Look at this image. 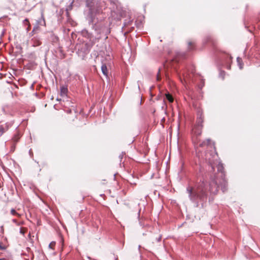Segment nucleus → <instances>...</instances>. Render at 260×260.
<instances>
[{
	"instance_id": "nucleus-1",
	"label": "nucleus",
	"mask_w": 260,
	"mask_h": 260,
	"mask_svg": "<svg viewBox=\"0 0 260 260\" xmlns=\"http://www.w3.org/2000/svg\"><path fill=\"white\" fill-rule=\"evenodd\" d=\"M217 171L219 172H221L220 179H216L212 181L209 184V191L214 194L217 192L218 187L220 186L221 189L223 192L226 190L227 182L225 179L224 175L223 174L222 171L223 170V167L222 164L219 162L217 165Z\"/></svg>"
},
{
	"instance_id": "nucleus-2",
	"label": "nucleus",
	"mask_w": 260,
	"mask_h": 260,
	"mask_svg": "<svg viewBox=\"0 0 260 260\" xmlns=\"http://www.w3.org/2000/svg\"><path fill=\"white\" fill-rule=\"evenodd\" d=\"M187 190L189 194L190 199L192 201H195L197 199H203L206 197L207 188L204 182H202L199 185L195 190L191 188H188Z\"/></svg>"
},
{
	"instance_id": "nucleus-3",
	"label": "nucleus",
	"mask_w": 260,
	"mask_h": 260,
	"mask_svg": "<svg viewBox=\"0 0 260 260\" xmlns=\"http://www.w3.org/2000/svg\"><path fill=\"white\" fill-rule=\"evenodd\" d=\"M203 119L201 116L199 117L197 119V125L193 129V132L197 136H200L202 133V123Z\"/></svg>"
},
{
	"instance_id": "nucleus-4",
	"label": "nucleus",
	"mask_w": 260,
	"mask_h": 260,
	"mask_svg": "<svg viewBox=\"0 0 260 260\" xmlns=\"http://www.w3.org/2000/svg\"><path fill=\"white\" fill-rule=\"evenodd\" d=\"M101 70L103 74L106 76H108V70L107 66L105 64H103L101 67Z\"/></svg>"
},
{
	"instance_id": "nucleus-5",
	"label": "nucleus",
	"mask_w": 260,
	"mask_h": 260,
	"mask_svg": "<svg viewBox=\"0 0 260 260\" xmlns=\"http://www.w3.org/2000/svg\"><path fill=\"white\" fill-rule=\"evenodd\" d=\"M237 63H238L239 68L240 69H242L243 68V63H242V59L240 57H238L237 58Z\"/></svg>"
},
{
	"instance_id": "nucleus-6",
	"label": "nucleus",
	"mask_w": 260,
	"mask_h": 260,
	"mask_svg": "<svg viewBox=\"0 0 260 260\" xmlns=\"http://www.w3.org/2000/svg\"><path fill=\"white\" fill-rule=\"evenodd\" d=\"M67 92V89L66 87H62L61 88V95H66Z\"/></svg>"
},
{
	"instance_id": "nucleus-7",
	"label": "nucleus",
	"mask_w": 260,
	"mask_h": 260,
	"mask_svg": "<svg viewBox=\"0 0 260 260\" xmlns=\"http://www.w3.org/2000/svg\"><path fill=\"white\" fill-rule=\"evenodd\" d=\"M166 98L167 100L170 102L172 103L173 102V98L170 94H166Z\"/></svg>"
},
{
	"instance_id": "nucleus-8",
	"label": "nucleus",
	"mask_w": 260,
	"mask_h": 260,
	"mask_svg": "<svg viewBox=\"0 0 260 260\" xmlns=\"http://www.w3.org/2000/svg\"><path fill=\"white\" fill-rule=\"evenodd\" d=\"M207 159H208L209 162L211 164V165H212V167L213 168L215 162H213V161L211 159V158L209 157L208 155L207 156Z\"/></svg>"
},
{
	"instance_id": "nucleus-9",
	"label": "nucleus",
	"mask_w": 260,
	"mask_h": 260,
	"mask_svg": "<svg viewBox=\"0 0 260 260\" xmlns=\"http://www.w3.org/2000/svg\"><path fill=\"white\" fill-rule=\"evenodd\" d=\"M11 213L13 215H16L19 216V214L18 213H17L16 212V211L14 209H11Z\"/></svg>"
},
{
	"instance_id": "nucleus-10",
	"label": "nucleus",
	"mask_w": 260,
	"mask_h": 260,
	"mask_svg": "<svg viewBox=\"0 0 260 260\" xmlns=\"http://www.w3.org/2000/svg\"><path fill=\"white\" fill-rule=\"evenodd\" d=\"M5 132V129L4 128L1 127L0 128V135H2Z\"/></svg>"
},
{
	"instance_id": "nucleus-11",
	"label": "nucleus",
	"mask_w": 260,
	"mask_h": 260,
	"mask_svg": "<svg viewBox=\"0 0 260 260\" xmlns=\"http://www.w3.org/2000/svg\"><path fill=\"white\" fill-rule=\"evenodd\" d=\"M55 244V242H51L49 245V247L50 248H52V247L54 246Z\"/></svg>"
},
{
	"instance_id": "nucleus-12",
	"label": "nucleus",
	"mask_w": 260,
	"mask_h": 260,
	"mask_svg": "<svg viewBox=\"0 0 260 260\" xmlns=\"http://www.w3.org/2000/svg\"><path fill=\"white\" fill-rule=\"evenodd\" d=\"M38 28H39V26H38V25H36V26L34 27V29H33V30H32V32H34L36 29H38Z\"/></svg>"
},
{
	"instance_id": "nucleus-13",
	"label": "nucleus",
	"mask_w": 260,
	"mask_h": 260,
	"mask_svg": "<svg viewBox=\"0 0 260 260\" xmlns=\"http://www.w3.org/2000/svg\"><path fill=\"white\" fill-rule=\"evenodd\" d=\"M206 143V142H203L202 143H201L199 144L200 146H203L205 145V144Z\"/></svg>"
},
{
	"instance_id": "nucleus-14",
	"label": "nucleus",
	"mask_w": 260,
	"mask_h": 260,
	"mask_svg": "<svg viewBox=\"0 0 260 260\" xmlns=\"http://www.w3.org/2000/svg\"><path fill=\"white\" fill-rule=\"evenodd\" d=\"M213 157L214 159H216V157H217V154H215L214 155H213Z\"/></svg>"
},
{
	"instance_id": "nucleus-15",
	"label": "nucleus",
	"mask_w": 260,
	"mask_h": 260,
	"mask_svg": "<svg viewBox=\"0 0 260 260\" xmlns=\"http://www.w3.org/2000/svg\"><path fill=\"white\" fill-rule=\"evenodd\" d=\"M207 143H208V142L210 141V140H209V139H208V140H207Z\"/></svg>"
},
{
	"instance_id": "nucleus-16",
	"label": "nucleus",
	"mask_w": 260,
	"mask_h": 260,
	"mask_svg": "<svg viewBox=\"0 0 260 260\" xmlns=\"http://www.w3.org/2000/svg\"><path fill=\"white\" fill-rule=\"evenodd\" d=\"M0 260H1V259H0Z\"/></svg>"
}]
</instances>
